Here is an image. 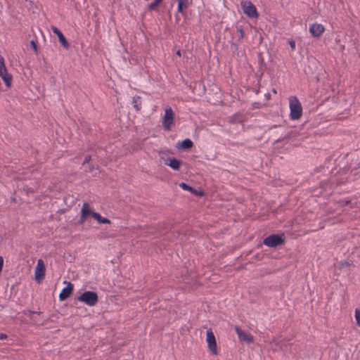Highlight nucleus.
<instances>
[{"mask_svg": "<svg viewBox=\"0 0 360 360\" xmlns=\"http://www.w3.org/2000/svg\"><path fill=\"white\" fill-rule=\"evenodd\" d=\"M77 300L90 307H93L97 304L98 301V296L96 292L89 290L82 293L77 297Z\"/></svg>", "mask_w": 360, "mask_h": 360, "instance_id": "obj_1", "label": "nucleus"}, {"mask_svg": "<svg viewBox=\"0 0 360 360\" xmlns=\"http://www.w3.org/2000/svg\"><path fill=\"white\" fill-rule=\"evenodd\" d=\"M290 118L292 120H298L302 115V105L296 97L290 99Z\"/></svg>", "mask_w": 360, "mask_h": 360, "instance_id": "obj_2", "label": "nucleus"}, {"mask_svg": "<svg viewBox=\"0 0 360 360\" xmlns=\"http://www.w3.org/2000/svg\"><path fill=\"white\" fill-rule=\"evenodd\" d=\"M284 242L285 238L283 234H271L263 240L264 245L270 248H276L283 244Z\"/></svg>", "mask_w": 360, "mask_h": 360, "instance_id": "obj_3", "label": "nucleus"}, {"mask_svg": "<svg viewBox=\"0 0 360 360\" xmlns=\"http://www.w3.org/2000/svg\"><path fill=\"white\" fill-rule=\"evenodd\" d=\"M243 13L250 18H257L259 16L255 6L250 1H245L240 3Z\"/></svg>", "mask_w": 360, "mask_h": 360, "instance_id": "obj_4", "label": "nucleus"}, {"mask_svg": "<svg viewBox=\"0 0 360 360\" xmlns=\"http://www.w3.org/2000/svg\"><path fill=\"white\" fill-rule=\"evenodd\" d=\"M0 77L2 78L7 86H10L12 81V76L8 73L3 56H0Z\"/></svg>", "mask_w": 360, "mask_h": 360, "instance_id": "obj_5", "label": "nucleus"}, {"mask_svg": "<svg viewBox=\"0 0 360 360\" xmlns=\"http://www.w3.org/2000/svg\"><path fill=\"white\" fill-rule=\"evenodd\" d=\"M206 341L207 342V346L210 352L214 354H217V342L215 339V336L211 328L208 329L207 330L206 334Z\"/></svg>", "mask_w": 360, "mask_h": 360, "instance_id": "obj_6", "label": "nucleus"}, {"mask_svg": "<svg viewBox=\"0 0 360 360\" xmlns=\"http://www.w3.org/2000/svg\"><path fill=\"white\" fill-rule=\"evenodd\" d=\"M46 273V267L44 261L40 259L37 261V266L35 267V281L37 283H40L44 278Z\"/></svg>", "mask_w": 360, "mask_h": 360, "instance_id": "obj_7", "label": "nucleus"}, {"mask_svg": "<svg viewBox=\"0 0 360 360\" xmlns=\"http://www.w3.org/2000/svg\"><path fill=\"white\" fill-rule=\"evenodd\" d=\"M234 329L240 341L245 342L248 344L253 342L254 338L250 333L245 332L238 326H236Z\"/></svg>", "mask_w": 360, "mask_h": 360, "instance_id": "obj_8", "label": "nucleus"}, {"mask_svg": "<svg viewBox=\"0 0 360 360\" xmlns=\"http://www.w3.org/2000/svg\"><path fill=\"white\" fill-rule=\"evenodd\" d=\"M174 117V113L171 108L165 109L162 122L163 127L165 129H170V127L173 123Z\"/></svg>", "mask_w": 360, "mask_h": 360, "instance_id": "obj_9", "label": "nucleus"}, {"mask_svg": "<svg viewBox=\"0 0 360 360\" xmlns=\"http://www.w3.org/2000/svg\"><path fill=\"white\" fill-rule=\"evenodd\" d=\"M160 159L164 162V163L170 167L174 170H179L180 166L182 164V162L175 158L161 156Z\"/></svg>", "mask_w": 360, "mask_h": 360, "instance_id": "obj_10", "label": "nucleus"}, {"mask_svg": "<svg viewBox=\"0 0 360 360\" xmlns=\"http://www.w3.org/2000/svg\"><path fill=\"white\" fill-rule=\"evenodd\" d=\"M73 289L74 285L70 282H68L67 286L63 288L59 295V300L60 301L66 300L72 295Z\"/></svg>", "mask_w": 360, "mask_h": 360, "instance_id": "obj_11", "label": "nucleus"}, {"mask_svg": "<svg viewBox=\"0 0 360 360\" xmlns=\"http://www.w3.org/2000/svg\"><path fill=\"white\" fill-rule=\"evenodd\" d=\"M324 27L321 24H312L310 25L309 32L314 37H319L324 32Z\"/></svg>", "mask_w": 360, "mask_h": 360, "instance_id": "obj_12", "label": "nucleus"}, {"mask_svg": "<svg viewBox=\"0 0 360 360\" xmlns=\"http://www.w3.org/2000/svg\"><path fill=\"white\" fill-rule=\"evenodd\" d=\"M52 31L54 34H56L58 36L59 41L61 44V45L66 49H69L70 44L68 43V41H67L66 38L61 32V31L56 27H52Z\"/></svg>", "mask_w": 360, "mask_h": 360, "instance_id": "obj_13", "label": "nucleus"}, {"mask_svg": "<svg viewBox=\"0 0 360 360\" xmlns=\"http://www.w3.org/2000/svg\"><path fill=\"white\" fill-rule=\"evenodd\" d=\"M179 186L183 188L184 190L185 191H190L191 193H193L196 195H202V191H196L194 188L190 186L189 185H188L186 183H184V182H181L180 184H179Z\"/></svg>", "mask_w": 360, "mask_h": 360, "instance_id": "obj_14", "label": "nucleus"}, {"mask_svg": "<svg viewBox=\"0 0 360 360\" xmlns=\"http://www.w3.org/2000/svg\"><path fill=\"white\" fill-rule=\"evenodd\" d=\"M193 146L192 141L189 139H185L181 143H179V147L183 150H189Z\"/></svg>", "mask_w": 360, "mask_h": 360, "instance_id": "obj_15", "label": "nucleus"}, {"mask_svg": "<svg viewBox=\"0 0 360 360\" xmlns=\"http://www.w3.org/2000/svg\"><path fill=\"white\" fill-rule=\"evenodd\" d=\"M141 97L140 96H135L132 98V104L134 108L139 111L141 109Z\"/></svg>", "mask_w": 360, "mask_h": 360, "instance_id": "obj_16", "label": "nucleus"}, {"mask_svg": "<svg viewBox=\"0 0 360 360\" xmlns=\"http://www.w3.org/2000/svg\"><path fill=\"white\" fill-rule=\"evenodd\" d=\"M178 1L177 11L182 13L183 11L188 8L189 3L188 0H176Z\"/></svg>", "mask_w": 360, "mask_h": 360, "instance_id": "obj_17", "label": "nucleus"}, {"mask_svg": "<svg viewBox=\"0 0 360 360\" xmlns=\"http://www.w3.org/2000/svg\"><path fill=\"white\" fill-rule=\"evenodd\" d=\"M83 210H84V211H85L86 217H87L88 215H91L92 212H94V211H91L89 209V204L87 202H84L83 204L82 210H81V212L83 211Z\"/></svg>", "mask_w": 360, "mask_h": 360, "instance_id": "obj_18", "label": "nucleus"}, {"mask_svg": "<svg viewBox=\"0 0 360 360\" xmlns=\"http://www.w3.org/2000/svg\"><path fill=\"white\" fill-rule=\"evenodd\" d=\"M86 219V213H85L84 210H83V211L81 213L80 219L78 220V224L80 225L83 224L85 222Z\"/></svg>", "mask_w": 360, "mask_h": 360, "instance_id": "obj_19", "label": "nucleus"}, {"mask_svg": "<svg viewBox=\"0 0 360 360\" xmlns=\"http://www.w3.org/2000/svg\"><path fill=\"white\" fill-rule=\"evenodd\" d=\"M24 313L27 316L30 317V319H32L33 321H34V319L32 316V315L36 314H41L40 311L38 312V311H31V310H27V311H25Z\"/></svg>", "mask_w": 360, "mask_h": 360, "instance_id": "obj_20", "label": "nucleus"}, {"mask_svg": "<svg viewBox=\"0 0 360 360\" xmlns=\"http://www.w3.org/2000/svg\"><path fill=\"white\" fill-rule=\"evenodd\" d=\"M355 319L356 321V325L360 326V309H355Z\"/></svg>", "mask_w": 360, "mask_h": 360, "instance_id": "obj_21", "label": "nucleus"}, {"mask_svg": "<svg viewBox=\"0 0 360 360\" xmlns=\"http://www.w3.org/2000/svg\"><path fill=\"white\" fill-rule=\"evenodd\" d=\"M159 3L158 2H156V1H153V3L150 4L148 6V9L149 11H154L156 9V8L158 7Z\"/></svg>", "mask_w": 360, "mask_h": 360, "instance_id": "obj_22", "label": "nucleus"}, {"mask_svg": "<svg viewBox=\"0 0 360 360\" xmlns=\"http://www.w3.org/2000/svg\"><path fill=\"white\" fill-rule=\"evenodd\" d=\"M91 217L94 218L96 220H97L98 222H99L101 218L102 217V216L99 213L96 212L91 213Z\"/></svg>", "mask_w": 360, "mask_h": 360, "instance_id": "obj_23", "label": "nucleus"}, {"mask_svg": "<svg viewBox=\"0 0 360 360\" xmlns=\"http://www.w3.org/2000/svg\"><path fill=\"white\" fill-rule=\"evenodd\" d=\"M237 31L239 33V39H238V40L241 41L243 39V37H244V32H243V30L241 27H237Z\"/></svg>", "mask_w": 360, "mask_h": 360, "instance_id": "obj_24", "label": "nucleus"}, {"mask_svg": "<svg viewBox=\"0 0 360 360\" xmlns=\"http://www.w3.org/2000/svg\"><path fill=\"white\" fill-rule=\"evenodd\" d=\"M30 45L32 49L35 51V53H37L38 50L37 43L34 40H32L30 41Z\"/></svg>", "mask_w": 360, "mask_h": 360, "instance_id": "obj_25", "label": "nucleus"}, {"mask_svg": "<svg viewBox=\"0 0 360 360\" xmlns=\"http://www.w3.org/2000/svg\"><path fill=\"white\" fill-rule=\"evenodd\" d=\"M98 223L99 224H110L111 222H110V219H108V218L102 217Z\"/></svg>", "mask_w": 360, "mask_h": 360, "instance_id": "obj_26", "label": "nucleus"}, {"mask_svg": "<svg viewBox=\"0 0 360 360\" xmlns=\"http://www.w3.org/2000/svg\"><path fill=\"white\" fill-rule=\"evenodd\" d=\"M349 265H350V264L346 261L340 262V269H344L345 267H348Z\"/></svg>", "mask_w": 360, "mask_h": 360, "instance_id": "obj_27", "label": "nucleus"}, {"mask_svg": "<svg viewBox=\"0 0 360 360\" xmlns=\"http://www.w3.org/2000/svg\"><path fill=\"white\" fill-rule=\"evenodd\" d=\"M91 160V157L89 155L85 156L84 160L83 161L82 165H84L86 163H89Z\"/></svg>", "mask_w": 360, "mask_h": 360, "instance_id": "obj_28", "label": "nucleus"}, {"mask_svg": "<svg viewBox=\"0 0 360 360\" xmlns=\"http://www.w3.org/2000/svg\"><path fill=\"white\" fill-rule=\"evenodd\" d=\"M289 45L291 48L292 50H295V41L294 40H290L289 41Z\"/></svg>", "mask_w": 360, "mask_h": 360, "instance_id": "obj_29", "label": "nucleus"}, {"mask_svg": "<svg viewBox=\"0 0 360 360\" xmlns=\"http://www.w3.org/2000/svg\"><path fill=\"white\" fill-rule=\"evenodd\" d=\"M3 266H4V259L2 257H0V273L2 271Z\"/></svg>", "mask_w": 360, "mask_h": 360, "instance_id": "obj_30", "label": "nucleus"}, {"mask_svg": "<svg viewBox=\"0 0 360 360\" xmlns=\"http://www.w3.org/2000/svg\"><path fill=\"white\" fill-rule=\"evenodd\" d=\"M7 338V335L4 333H0V340H4Z\"/></svg>", "mask_w": 360, "mask_h": 360, "instance_id": "obj_31", "label": "nucleus"}, {"mask_svg": "<svg viewBox=\"0 0 360 360\" xmlns=\"http://www.w3.org/2000/svg\"><path fill=\"white\" fill-rule=\"evenodd\" d=\"M88 168H89V172H92L94 169V165H89L88 166Z\"/></svg>", "mask_w": 360, "mask_h": 360, "instance_id": "obj_32", "label": "nucleus"}, {"mask_svg": "<svg viewBox=\"0 0 360 360\" xmlns=\"http://www.w3.org/2000/svg\"><path fill=\"white\" fill-rule=\"evenodd\" d=\"M176 55L180 57L181 56V51L180 50L176 51Z\"/></svg>", "mask_w": 360, "mask_h": 360, "instance_id": "obj_33", "label": "nucleus"}, {"mask_svg": "<svg viewBox=\"0 0 360 360\" xmlns=\"http://www.w3.org/2000/svg\"><path fill=\"white\" fill-rule=\"evenodd\" d=\"M155 1L158 2L160 4L162 1V0H155Z\"/></svg>", "mask_w": 360, "mask_h": 360, "instance_id": "obj_34", "label": "nucleus"}, {"mask_svg": "<svg viewBox=\"0 0 360 360\" xmlns=\"http://www.w3.org/2000/svg\"><path fill=\"white\" fill-rule=\"evenodd\" d=\"M160 153L166 154V153H164V152H160Z\"/></svg>", "mask_w": 360, "mask_h": 360, "instance_id": "obj_35", "label": "nucleus"}]
</instances>
